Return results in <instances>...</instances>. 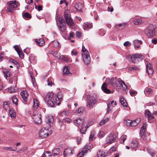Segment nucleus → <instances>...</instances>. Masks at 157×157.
<instances>
[{"label": "nucleus", "instance_id": "19", "mask_svg": "<svg viewBox=\"0 0 157 157\" xmlns=\"http://www.w3.org/2000/svg\"><path fill=\"white\" fill-rule=\"evenodd\" d=\"M146 72L149 75H152L153 72V70L151 64L149 62H147L146 64Z\"/></svg>", "mask_w": 157, "mask_h": 157}, {"label": "nucleus", "instance_id": "12", "mask_svg": "<svg viewBox=\"0 0 157 157\" xmlns=\"http://www.w3.org/2000/svg\"><path fill=\"white\" fill-rule=\"evenodd\" d=\"M92 148L91 145H86L83 147L82 151L79 152L77 155V157H82L85 153H86L88 151L90 150Z\"/></svg>", "mask_w": 157, "mask_h": 157}, {"label": "nucleus", "instance_id": "33", "mask_svg": "<svg viewBox=\"0 0 157 157\" xmlns=\"http://www.w3.org/2000/svg\"><path fill=\"white\" fill-rule=\"evenodd\" d=\"M120 102L124 107H126L127 106V103L126 101L122 96L120 97Z\"/></svg>", "mask_w": 157, "mask_h": 157}, {"label": "nucleus", "instance_id": "11", "mask_svg": "<svg viewBox=\"0 0 157 157\" xmlns=\"http://www.w3.org/2000/svg\"><path fill=\"white\" fill-rule=\"evenodd\" d=\"M49 130L45 128H42L40 131L39 135L42 138H45L49 135Z\"/></svg>", "mask_w": 157, "mask_h": 157}, {"label": "nucleus", "instance_id": "59", "mask_svg": "<svg viewBox=\"0 0 157 157\" xmlns=\"http://www.w3.org/2000/svg\"><path fill=\"white\" fill-rule=\"evenodd\" d=\"M35 56L33 55H31L29 57V60L30 61H33L35 59Z\"/></svg>", "mask_w": 157, "mask_h": 157}, {"label": "nucleus", "instance_id": "46", "mask_svg": "<svg viewBox=\"0 0 157 157\" xmlns=\"http://www.w3.org/2000/svg\"><path fill=\"white\" fill-rule=\"evenodd\" d=\"M125 24H126L125 23H124L120 24H116L115 25V26L116 28H117V29H119V28L120 27H121V28H123L124 26L125 25Z\"/></svg>", "mask_w": 157, "mask_h": 157}, {"label": "nucleus", "instance_id": "31", "mask_svg": "<svg viewBox=\"0 0 157 157\" xmlns=\"http://www.w3.org/2000/svg\"><path fill=\"white\" fill-rule=\"evenodd\" d=\"M138 143L136 140H133L130 144V147L132 148H135L137 147Z\"/></svg>", "mask_w": 157, "mask_h": 157}, {"label": "nucleus", "instance_id": "55", "mask_svg": "<svg viewBox=\"0 0 157 157\" xmlns=\"http://www.w3.org/2000/svg\"><path fill=\"white\" fill-rule=\"evenodd\" d=\"M146 91L148 94H152L153 91L150 88H147L146 89Z\"/></svg>", "mask_w": 157, "mask_h": 157}, {"label": "nucleus", "instance_id": "40", "mask_svg": "<svg viewBox=\"0 0 157 157\" xmlns=\"http://www.w3.org/2000/svg\"><path fill=\"white\" fill-rule=\"evenodd\" d=\"M105 153L102 151H99L98 153L97 156L98 157H105Z\"/></svg>", "mask_w": 157, "mask_h": 157}, {"label": "nucleus", "instance_id": "32", "mask_svg": "<svg viewBox=\"0 0 157 157\" xmlns=\"http://www.w3.org/2000/svg\"><path fill=\"white\" fill-rule=\"evenodd\" d=\"M33 108L34 109H36L39 106L38 101L36 99H33Z\"/></svg>", "mask_w": 157, "mask_h": 157}, {"label": "nucleus", "instance_id": "15", "mask_svg": "<svg viewBox=\"0 0 157 157\" xmlns=\"http://www.w3.org/2000/svg\"><path fill=\"white\" fill-rule=\"evenodd\" d=\"M63 151L62 147L57 146L54 148L52 151V153L54 156L59 155L60 152Z\"/></svg>", "mask_w": 157, "mask_h": 157}, {"label": "nucleus", "instance_id": "22", "mask_svg": "<svg viewBox=\"0 0 157 157\" xmlns=\"http://www.w3.org/2000/svg\"><path fill=\"white\" fill-rule=\"evenodd\" d=\"M145 116L148 117V121L150 123L151 122L150 120L154 118V117L151 114L150 111L148 110H146L145 113Z\"/></svg>", "mask_w": 157, "mask_h": 157}, {"label": "nucleus", "instance_id": "44", "mask_svg": "<svg viewBox=\"0 0 157 157\" xmlns=\"http://www.w3.org/2000/svg\"><path fill=\"white\" fill-rule=\"evenodd\" d=\"M108 121V120L107 118L106 119H103L102 120L100 123L99 125L100 126L103 125L106 122H107Z\"/></svg>", "mask_w": 157, "mask_h": 157}, {"label": "nucleus", "instance_id": "63", "mask_svg": "<svg viewBox=\"0 0 157 157\" xmlns=\"http://www.w3.org/2000/svg\"><path fill=\"white\" fill-rule=\"evenodd\" d=\"M86 128L83 127L81 128L80 132L82 133H84L86 131Z\"/></svg>", "mask_w": 157, "mask_h": 157}, {"label": "nucleus", "instance_id": "14", "mask_svg": "<svg viewBox=\"0 0 157 157\" xmlns=\"http://www.w3.org/2000/svg\"><path fill=\"white\" fill-rule=\"evenodd\" d=\"M147 127L146 123H144L142 127L141 128L140 131V135L141 137L143 139L146 138V136L145 133V130Z\"/></svg>", "mask_w": 157, "mask_h": 157}, {"label": "nucleus", "instance_id": "3", "mask_svg": "<svg viewBox=\"0 0 157 157\" xmlns=\"http://www.w3.org/2000/svg\"><path fill=\"white\" fill-rule=\"evenodd\" d=\"M155 26L152 24H149L145 30V33L148 38H151L153 37L155 34Z\"/></svg>", "mask_w": 157, "mask_h": 157}, {"label": "nucleus", "instance_id": "47", "mask_svg": "<svg viewBox=\"0 0 157 157\" xmlns=\"http://www.w3.org/2000/svg\"><path fill=\"white\" fill-rule=\"evenodd\" d=\"M138 43L141 44L142 43V41L140 40H134L132 42V43L134 46L138 44Z\"/></svg>", "mask_w": 157, "mask_h": 157}, {"label": "nucleus", "instance_id": "16", "mask_svg": "<svg viewBox=\"0 0 157 157\" xmlns=\"http://www.w3.org/2000/svg\"><path fill=\"white\" fill-rule=\"evenodd\" d=\"M21 96L24 100V102L26 104L27 103V98L28 97L29 94L26 90H23L21 93Z\"/></svg>", "mask_w": 157, "mask_h": 157}, {"label": "nucleus", "instance_id": "28", "mask_svg": "<svg viewBox=\"0 0 157 157\" xmlns=\"http://www.w3.org/2000/svg\"><path fill=\"white\" fill-rule=\"evenodd\" d=\"M133 23L135 25H139L142 23V19L140 18H135L133 21Z\"/></svg>", "mask_w": 157, "mask_h": 157}, {"label": "nucleus", "instance_id": "61", "mask_svg": "<svg viewBox=\"0 0 157 157\" xmlns=\"http://www.w3.org/2000/svg\"><path fill=\"white\" fill-rule=\"evenodd\" d=\"M99 33L100 35L103 36L105 34V31L102 29H101L99 30Z\"/></svg>", "mask_w": 157, "mask_h": 157}, {"label": "nucleus", "instance_id": "45", "mask_svg": "<svg viewBox=\"0 0 157 157\" xmlns=\"http://www.w3.org/2000/svg\"><path fill=\"white\" fill-rule=\"evenodd\" d=\"M47 85L48 86H52L54 83L52 82L51 78H48L47 80Z\"/></svg>", "mask_w": 157, "mask_h": 157}, {"label": "nucleus", "instance_id": "39", "mask_svg": "<svg viewBox=\"0 0 157 157\" xmlns=\"http://www.w3.org/2000/svg\"><path fill=\"white\" fill-rule=\"evenodd\" d=\"M10 104L9 102H4L3 103V108L6 110L9 109V111L10 109L9 108Z\"/></svg>", "mask_w": 157, "mask_h": 157}, {"label": "nucleus", "instance_id": "23", "mask_svg": "<svg viewBox=\"0 0 157 157\" xmlns=\"http://www.w3.org/2000/svg\"><path fill=\"white\" fill-rule=\"evenodd\" d=\"M83 29L84 30H88L92 28V25L91 23L88 22H84L82 25Z\"/></svg>", "mask_w": 157, "mask_h": 157}, {"label": "nucleus", "instance_id": "43", "mask_svg": "<svg viewBox=\"0 0 157 157\" xmlns=\"http://www.w3.org/2000/svg\"><path fill=\"white\" fill-rule=\"evenodd\" d=\"M53 56L58 59H59L60 58V54L58 51L54 52L53 53Z\"/></svg>", "mask_w": 157, "mask_h": 157}, {"label": "nucleus", "instance_id": "51", "mask_svg": "<svg viewBox=\"0 0 157 157\" xmlns=\"http://www.w3.org/2000/svg\"><path fill=\"white\" fill-rule=\"evenodd\" d=\"M5 149L9 151H15L17 150V148L16 147H14L13 149L12 147H6Z\"/></svg>", "mask_w": 157, "mask_h": 157}, {"label": "nucleus", "instance_id": "10", "mask_svg": "<svg viewBox=\"0 0 157 157\" xmlns=\"http://www.w3.org/2000/svg\"><path fill=\"white\" fill-rule=\"evenodd\" d=\"M96 102H97V103L99 102L97 101L96 98H90L87 100V106L90 108H92Z\"/></svg>", "mask_w": 157, "mask_h": 157}, {"label": "nucleus", "instance_id": "2", "mask_svg": "<svg viewBox=\"0 0 157 157\" xmlns=\"http://www.w3.org/2000/svg\"><path fill=\"white\" fill-rule=\"evenodd\" d=\"M7 7L5 9V10L8 13H13L14 9L18 5V2L16 0L10 1L7 2Z\"/></svg>", "mask_w": 157, "mask_h": 157}, {"label": "nucleus", "instance_id": "41", "mask_svg": "<svg viewBox=\"0 0 157 157\" xmlns=\"http://www.w3.org/2000/svg\"><path fill=\"white\" fill-rule=\"evenodd\" d=\"M51 154L48 151H45L42 155V157H51Z\"/></svg>", "mask_w": 157, "mask_h": 157}, {"label": "nucleus", "instance_id": "37", "mask_svg": "<svg viewBox=\"0 0 157 157\" xmlns=\"http://www.w3.org/2000/svg\"><path fill=\"white\" fill-rule=\"evenodd\" d=\"M11 100L13 103L15 104V105H17L18 100L17 98L15 96H12L11 98Z\"/></svg>", "mask_w": 157, "mask_h": 157}, {"label": "nucleus", "instance_id": "27", "mask_svg": "<svg viewBox=\"0 0 157 157\" xmlns=\"http://www.w3.org/2000/svg\"><path fill=\"white\" fill-rule=\"evenodd\" d=\"M75 6L76 9L78 11H81L83 7L82 4L80 2L76 3Z\"/></svg>", "mask_w": 157, "mask_h": 157}, {"label": "nucleus", "instance_id": "1", "mask_svg": "<svg viewBox=\"0 0 157 157\" xmlns=\"http://www.w3.org/2000/svg\"><path fill=\"white\" fill-rule=\"evenodd\" d=\"M55 94L52 93H48L44 98V101L47 104L51 107H53L55 104L56 102L54 97Z\"/></svg>", "mask_w": 157, "mask_h": 157}, {"label": "nucleus", "instance_id": "30", "mask_svg": "<svg viewBox=\"0 0 157 157\" xmlns=\"http://www.w3.org/2000/svg\"><path fill=\"white\" fill-rule=\"evenodd\" d=\"M3 72L6 78L10 77L12 74L11 71L7 70L5 71H3Z\"/></svg>", "mask_w": 157, "mask_h": 157}, {"label": "nucleus", "instance_id": "50", "mask_svg": "<svg viewBox=\"0 0 157 157\" xmlns=\"http://www.w3.org/2000/svg\"><path fill=\"white\" fill-rule=\"evenodd\" d=\"M114 102V101H112L110 102H109L107 105L108 111L109 112L111 110V109H110V105H113V103Z\"/></svg>", "mask_w": 157, "mask_h": 157}, {"label": "nucleus", "instance_id": "17", "mask_svg": "<svg viewBox=\"0 0 157 157\" xmlns=\"http://www.w3.org/2000/svg\"><path fill=\"white\" fill-rule=\"evenodd\" d=\"M84 122V120L82 118H78L74 120L75 125L78 127H81Z\"/></svg>", "mask_w": 157, "mask_h": 157}, {"label": "nucleus", "instance_id": "21", "mask_svg": "<svg viewBox=\"0 0 157 157\" xmlns=\"http://www.w3.org/2000/svg\"><path fill=\"white\" fill-rule=\"evenodd\" d=\"M54 121L53 117L52 116H48L46 117V121L49 124L50 127L53 125V122Z\"/></svg>", "mask_w": 157, "mask_h": 157}, {"label": "nucleus", "instance_id": "49", "mask_svg": "<svg viewBox=\"0 0 157 157\" xmlns=\"http://www.w3.org/2000/svg\"><path fill=\"white\" fill-rule=\"evenodd\" d=\"M23 17H24L28 18H31V15L28 13L25 12L24 13V14H23Z\"/></svg>", "mask_w": 157, "mask_h": 157}, {"label": "nucleus", "instance_id": "5", "mask_svg": "<svg viewBox=\"0 0 157 157\" xmlns=\"http://www.w3.org/2000/svg\"><path fill=\"white\" fill-rule=\"evenodd\" d=\"M82 55L83 61L86 64H89L90 62V58L88 51L84 46H82Z\"/></svg>", "mask_w": 157, "mask_h": 157}, {"label": "nucleus", "instance_id": "54", "mask_svg": "<svg viewBox=\"0 0 157 157\" xmlns=\"http://www.w3.org/2000/svg\"><path fill=\"white\" fill-rule=\"evenodd\" d=\"M129 93L130 95L133 96L134 95H136L137 94V92L134 90H130L129 91Z\"/></svg>", "mask_w": 157, "mask_h": 157}, {"label": "nucleus", "instance_id": "58", "mask_svg": "<svg viewBox=\"0 0 157 157\" xmlns=\"http://www.w3.org/2000/svg\"><path fill=\"white\" fill-rule=\"evenodd\" d=\"M74 34L73 32H71L69 33V36H68V39L70 40L71 39V37H74Z\"/></svg>", "mask_w": 157, "mask_h": 157}, {"label": "nucleus", "instance_id": "6", "mask_svg": "<svg viewBox=\"0 0 157 157\" xmlns=\"http://www.w3.org/2000/svg\"><path fill=\"white\" fill-rule=\"evenodd\" d=\"M64 17L67 24L70 27L71 26L73 25V23L69 10H65L64 13Z\"/></svg>", "mask_w": 157, "mask_h": 157}, {"label": "nucleus", "instance_id": "38", "mask_svg": "<svg viewBox=\"0 0 157 157\" xmlns=\"http://www.w3.org/2000/svg\"><path fill=\"white\" fill-rule=\"evenodd\" d=\"M63 71L64 74L67 75L70 73L69 71V68L67 67H64L63 70Z\"/></svg>", "mask_w": 157, "mask_h": 157}, {"label": "nucleus", "instance_id": "18", "mask_svg": "<svg viewBox=\"0 0 157 157\" xmlns=\"http://www.w3.org/2000/svg\"><path fill=\"white\" fill-rule=\"evenodd\" d=\"M62 97V94L61 92H59L56 96L55 95L54 97L57 105H59L60 104Z\"/></svg>", "mask_w": 157, "mask_h": 157}, {"label": "nucleus", "instance_id": "60", "mask_svg": "<svg viewBox=\"0 0 157 157\" xmlns=\"http://www.w3.org/2000/svg\"><path fill=\"white\" fill-rule=\"evenodd\" d=\"M132 121L130 120H128L126 121V124L127 126H131V123H132Z\"/></svg>", "mask_w": 157, "mask_h": 157}, {"label": "nucleus", "instance_id": "35", "mask_svg": "<svg viewBox=\"0 0 157 157\" xmlns=\"http://www.w3.org/2000/svg\"><path fill=\"white\" fill-rule=\"evenodd\" d=\"M140 119H137L132 121L131 126H136L138 125L140 121Z\"/></svg>", "mask_w": 157, "mask_h": 157}, {"label": "nucleus", "instance_id": "56", "mask_svg": "<svg viewBox=\"0 0 157 157\" xmlns=\"http://www.w3.org/2000/svg\"><path fill=\"white\" fill-rule=\"evenodd\" d=\"M123 45L124 46L127 47L128 46H130L131 45V44L130 42L128 41H127L124 43Z\"/></svg>", "mask_w": 157, "mask_h": 157}, {"label": "nucleus", "instance_id": "34", "mask_svg": "<svg viewBox=\"0 0 157 157\" xmlns=\"http://www.w3.org/2000/svg\"><path fill=\"white\" fill-rule=\"evenodd\" d=\"M95 135V132L93 130L91 132L90 135L89 137V140L90 141H92L95 138L94 136Z\"/></svg>", "mask_w": 157, "mask_h": 157}, {"label": "nucleus", "instance_id": "36", "mask_svg": "<svg viewBox=\"0 0 157 157\" xmlns=\"http://www.w3.org/2000/svg\"><path fill=\"white\" fill-rule=\"evenodd\" d=\"M70 112L68 111L64 110L61 113L60 115L63 117H65L66 115H69L70 114Z\"/></svg>", "mask_w": 157, "mask_h": 157}, {"label": "nucleus", "instance_id": "9", "mask_svg": "<svg viewBox=\"0 0 157 157\" xmlns=\"http://www.w3.org/2000/svg\"><path fill=\"white\" fill-rule=\"evenodd\" d=\"M57 22L60 31L62 32H64L66 29V24L63 20L59 18L57 20Z\"/></svg>", "mask_w": 157, "mask_h": 157}, {"label": "nucleus", "instance_id": "4", "mask_svg": "<svg viewBox=\"0 0 157 157\" xmlns=\"http://www.w3.org/2000/svg\"><path fill=\"white\" fill-rule=\"evenodd\" d=\"M127 59L135 63L137 61H139L144 59V58L143 56L139 54L133 55H128L126 57Z\"/></svg>", "mask_w": 157, "mask_h": 157}, {"label": "nucleus", "instance_id": "26", "mask_svg": "<svg viewBox=\"0 0 157 157\" xmlns=\"http://www.w3.org/2000/svg\"><path fill=\"white\" fill-rule=\"evenodd\" d=\"M35 41L37 44L40 46H42L44 44V39L42 38L39 40L35 39Z\"/></svg>", "mask_w": 157, "mask_h": 157}, {"label": "nucleus", "instance_id": "42", "mask_svg": "<svg viewBox=\"0 0 157 157\" xmlns=\"http://www.w3.org/2000/svg\"><path fill=\"white\" fill-rule=\"evenodd\" d=\"M127 136L126 135H123L120 137V142L121 144H124V141L126 139Z\"/></svg>", "mask_w": 157, "mask_h": 157}, {"label": "nucleus", "instance_id": "48", "mask_svg": "<svg viewBox=\"0 0 157 157\" xmlns=\"http://www.w3.org/2000/svg\"><path fill=\"white\" fill-rule=\"evenodd\" d=\"M105 135V132L101 131H100L99 132L98 137L100 138H101L103 137Z\"/></svg>", "mask_w": 157, "mask_h": 157}, {"label": "nucleus", "instance_id": "64", "mask_svg": "<svg viewBox=\"0 0 157 157\" xmlns=\"http://www.w3.org/2000/svg\"><path fill=\"white\" fill-rule=\"evenodd\" d=\"M116 149V148L115 147H111L109 150V151L110 153H111L112 152L115 151Z\"/></svg>", "mask_w": 157, "mask_h": 157}, {"label": "nucleus", "instance_id": "13", "mask_svg": "<svg viewBox=\"0 0 157 157\" xmlns=\"http://www.w3.org/2000/svg\"><path fill=\"white\" fill-rule=\"evenodd\" d=\"M116 137L113 133H111L108 136L106 139V143L109 145L114 142L115 140Z\"/></svg>", "mask_w": 157, "mask_h": 157}, {"label": "nucleus", "instance_id": "52", "mask_svg": "<svg viewBox=\"0 0 157 157\" xmlns=\"http://www.w3.org/2000/svg\"><path fill=\"white\" fill-rule=\"evenodd\" d=\"M14 87H11L8 88V91L10 93H12L16 91Z\"/></svg>", "mask_w": 157, "mask_h": 157}, {"label": "nucleus", "instance_id": "62", "mask_svg": "<svg viewBox=\"0 0 157 157\" xmlns=\"http://www.w3.org/2000/svg\"><path fill=\"white\" fill-rule=\"evenodd\" d=\"M14 48L17 52H19L21 50V49H20L18 47L17 45H15L14 46Z\"/></svg>", "mask_w": 157, "mask_h": 157}, {"label": "nucleus", "instance_id": "8", "mask_svg": "<svg viewBox=\"0 0 157 157\" xmlns=\"http://www.w3.org/2000/svg\"><path fill=\"white\" fill-rule=\"evenodd\" d=\"M33 118L36 124H40L41 122V115L39 112L35 111L33 112Z\"/></svg>", "mask_w": 157, "mask_h": 157}, {"label": "nucleus", "instance_id": "20", "mask_svg": "<svg viewBox=\"0 0 157 157\" xmlns=\"http://www.w3.org/2000/svg\"><path fill=\"white\" fill-rule=\"evenodd\" d=\"M85 111V109L84 107H81L78 108L75 110V114L77 115H81L83 114Z\"/></svg>", "mask_w": 157, "mask_h": 157}, {"label": "nucleus", "instance_id": "25", "mask_svg": "<svg viewBox=\"0 0 157 157\" xmlns=\"http://www.w3.org/2000/svg\"><path fill=\"white\" fill-rule=\"evenodd\" d=\"M101 89L105 93L110 94L111 93V91L107 88V85L105 83L103 84L101 86Z\"/></svg>", "mask_w": 157, "mask_h": 157}, {"label": "nucleus", "instance_id": "7", "mask_svg": "<svg viewBox=\"0 0 157 157\" xmlns=\"http://www.w3.org/2000/svg\"><path fill=\"white\" fill-rule=\"evenodd\" d=\"M119 83L122 86L124 85L125 86H126L123 81H121L120 79H117L116 78H111L108 82L109 84H110L113 86H117V85Z\"/></svg>", "mask_w": 157, "mask_h": 157}, {"label": "nucleus", "instance_id": "24", "mask_svg": "<svg viewBox=\"0 0 157 157\" xmlns=\"http://www.w3.org/2000/svg\"><path fill=\"white\" fill-rule=\"evenodd\" d=\"M63 155L64 157L71 155L72 154V151L70 148H67L63 151Z\"/></svg>", "mask_w": 157, "mask_h": 157}, {"label": "nucleus", "instance_id": "29", "mask_svg": "<svg viewBox=\"0 0 157 157\" xmlns=\"http://www.w3.org/2000/svg\"><path fill=\"white\" fill-rule=\"evenodd\" d=\"M9 113L11 118H14L16 117V113L13 109H10L9 110Z\"/></svg>", "mask_w": 157, "mask_h": 157}, {"label": "nucleus", "instance_id": "57", "mask_svg": "<svg viewBox=\"0 0 157 157\" xmlns=\"http://www.w3.org/2000/svg\"><path fill=\"white\" fill-rule=\"evenodd\" d=\"M17 53L20 57L22 58L23 57V54L21 50L19 51Z\"/></svg>", "mask_w": 157, "mask_h": 157}, {"label": "nucleus", "instance_id": "53", "mask_svg": "<svg viewBox=\"0 0 157 157\" xmlns=\"http://www.w3.org/2000/svg\"><path fill=\"white\" fill-rule=\"evenodd\" d=\"M53 46L54 47H57L59 46V43L57 41H54L53 42Z\"/></svg>", "mask_w": 157, "mask_h": 157}]
</instances>
